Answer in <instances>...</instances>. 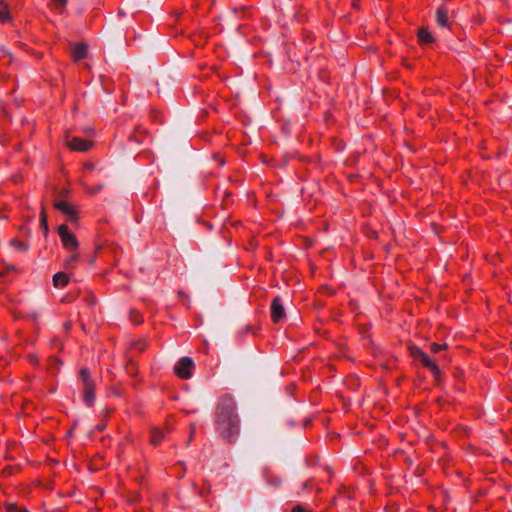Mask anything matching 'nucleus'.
Returning a JSON list of instances; mask_svg holds the SVG:
<instances>
[{
	"label": "nucleus",
	"mask_w": 512,
	"mask_h": 512,
	"mask_svg": "<svg viewBox=\"0 0 512 512\" xmlns=\"http://www.w3.org/2000/svg\"><path fill=\"white\" fill-rule=\"evenodd\" d=\"M250 329H251V327H250V326H246V328H245V332H249V331H250Z\"/></svg>",
	"instance_id": "cd10ccee"
},
{
	"label": "nucleus",
	"mask_w": 512,
	"mask_h": 512,
	"mask_svg": "<svg viewBox=\"0 0 512 512\" xmlns=\"http://www.w3.org/2000/svg\"><path fill=\"white\" fill-rule=\"evenodd\" d=\"M95 301V298L94 297H91V300H90V303L93 304Z\"/></svg>",
	"instance_id": "c756f323"
},
{
	"label": "nucleus",
	"mask_w": 512,
	"mask_h": 512,
	"mask_svg": "<svg viewBox=\"0 0 512 512\" xmlns=\"http://www.w3.org/2000/svg\"><path fill=\"white\" fill-rule=\"evenodd\" d=\"M88 46L85 43H78L72 47V58L74 61H79L87 56Z\"/></svg>",
	"instance_id": "1a4fd4ad"
},
{
	"label": "nucleus",
	"mask_w": 512,
	"mask_h": 512,
	"mask_svg": "<svg viewBox=\"0 0 512 512\" xmlns=\"http://www.w3.org/2000/svg\"><path fill=\"white\" fill-rule=\"evenodd\" d=\"M53 1L56 5V8L59 10V12H62L64 6L67 3V0H53Z\"/></svg>",
	"instance_id": "b1692460"
},
{
	"label": "nucleus",
	"mask_w": 512,
	"mask_h": 512,
	"mask_svg": "<svg viewBox=\"0 0 512 512\" xmlns=\"http://www.w3.org/2000/svg\"><path fill=\"white\" fill-rule=\"evenodd\" d=\"M69 282V277L64 272H58L53 276V286L55 288H63Z\"/></svg>",
	"instance_id": "9b49d317"
},
{
	"label": "nucleus",
	"mask_w": 512,
	"mask_h": 512,
	"mask_svg": "<svg viewBox=\"0 0 512 512\" xmlns=\"http://www.w3.org/2000/svg\"><path fill=\"white\" fill-rule=\"evenodd\" d=\"M83 186H84V189L86 190V192L91 195L97 194L103 187L101 184L97 185L95 187L88 186L87 184H83Z\"/></svg>",
	"instance_id": "a211bd4d"
},
{
	"label": "nucleus",
	"mask_w": 512,
	"mask_h": 512,
	"mask_svg": "<svg viewBox=\"0 0 512 512\" xmlns=\"http://www.w3.org/2000/svg\"><path fill=\"white\" fill-rule=\"evenodd\" d=\"M10 19L8 6L6 3L0 0V22H6Z\"/></svg>",
	"instance_id": "4468645a"
},
{
	"label": "nucleus",
	"mask_w": 512,
	"mask_h": 512,
	"mask_svg": "<svg viewBox=\"0 0 512 512\" xmlns=\"http://www.w3.org/2000/svg\"><path fill=\"white\" fill-rule=\"evenodd\" d=\"M80 379L83 388V401L87 406H92L95 400V382L90 376L87 368L80 370Z\"/></svg>",
	"instance_id": "f03ea898"
},
{
	"label": "nucleus",
	"mask_w": 512,
	"mask_h": 512,
	"mask_svg": "<svg viewBox=\"0 0 512 512\" xmlns=\"http://www.w3.org/2000/svg\"><path fill=\"white\" fill-rule=\"evenodd\" d=\"M309 484V481H306L304 484H303V488H306Z\"/></svg>",
	"instance_id": "c85d7f7f"
},
{
	"label": "nucleus",
	"mask_w": 512,
	"mask_h": 512,
	"mask_svg": "<svg viewBox=\"0 0 512 512\" xmlns=\"http://www.w3.org/2000/svg\"><path fill=\"white\" fill-rule=\"evenodd\" d=\"M286 316L282 299L279 296L273 298L271 303V318L274 323L281 322Z\"/></svg>",
	"instance_id": "423d86ee"
},
{
	"label": "nucleus",
	"mask_w": 512,
	"mask_h": 512,
	"mask_svg": "<svg viewBox=\"0 0 512 512\" xmlns=\"http://www.w3.org/2000/svg\"><path fill=\"white\" fill-rule=\"evenodd\" d=\"M448 9L445 6H441L438 8L436 12V22L441 27H448L449 17H448Z\"/></svg>",
	"instance_id": "9d476101"
},
{
	"label": "nucleus",
	"mask_w": 512,
	"mask_h": 512,
	"mask_svg": "<svg viewBox=\"0 0 512 512\" xmlns=\"http://www.w3.org/2000/svg\"><path fill=\"white\" fill-rule=\"evenodd\" d=\"M163 439V433L158 430V429H153L151 431V437H150V442L153 444V445H158Z\"/></svg>",
	"instance_id": "2eb2a0df"
},
{
	"label": "nucleus",
	"mask_w": 512,
	"mask_h": 512,
	"mask_svg": "<svg viewBox=\"0 0 512 512\" xmlns=\"http://www.w3.org/2000/svg\"><path fill=\"white\" fill-rule=\"evenodd\" d=\"M10 244L20 251L26 252L28 250V244L25 242H20L18 240H11Z\"/></svg>",
	"instance_id": "dca6fc26"
},
{
	"label": "nucleus",
	"mask_w": 512,
	"mask_h": 512,
	"mask_svg": "<svg viewBox=\"0 0 512 512\" xmlns=\"http://www.w3.org/2000/svg\"><path fill=\"white\" fill-rule=\"evenodd\" d=\"M66 145L73 151L85 152L91 148L92 143L79 137H73L71 139L67 137Z\"/></svg>",
	"instance_id": "0eeeda50"
},
{
	"label": "nucleus",
	"mask_w": 512,
	"mask_h": 512,
	"mask_svg": "<svg viewBox=\"0 0 512 512\" xmlns=\"http://www.w3.org/2000/svg\"><path fill=\"white\" fill-rule=\"evenodd\" d=\"M130 318H131V321L135 324H139L143 321L142 317L135 310L131 311Z\"/></svg>",
	"instance_id": "aec40b11"
},
{
	"label": "nucleus",
	"mask_w": 512,
	"mask_h": 512,
	"mask_svg": "<svg viewBox=\"0 0 512 512\" xmlns=\"http://www.w3.org/2000/svg\"><path fill=\"white\" fill-rule=\"evenodd\" d=\"M40 225L45 233L48 232L47 215L44 210L41 212Z\"/></svg>",
	"instance_id": "6ab92c4d"
},
{
	"label": "nucleus",
	"mask_w": 512,
	"mask_h": 512,
	"mask_svg": "<svg viewBox=\"0 0 512 512\" xmlns=\"http://www.w3.org/2000/svg\"><path fill=\"white\" fill-rule=\"evenodd\" d=\"M6 512H29V511L25 508L18 507L16 504L8 503L6 505Z\"/></svg>",
	"instance_id": "f3484780"
},
{
	"label": "nucleus",
	"mask_w": 512,
	"mask_h": 512,
	"mask_svg": "<svg viewBox=\"0 0 512 512\" xmlns=\"http://www.w3.org/2000/svg\"><path fill=\"white\" fill-rule=\"evenodd\" d=\"M54 207L62 213L66 214L70 221H76V209L69 202L65 200H59L54 203Z\"/></svg>",
	"instance_id": "6e6552de"
},
{
	"label": "nucleus",
	"mask_w": 512,
	"mask_h": 512,
	"mask_svg": "<svg viewBox=\"0 0 512 512\" xmlns=\"http://www.w3.org/2000/svg\"><path fill=\"white\" fill-rule=\"evenodd\" d=\"M419 41L423 44H429L433 42V37L427 28H421L418 31Z\"/></svg>",
	"instance_id": "f8f14e48"
},
{
	"label": "nucleus",
	"mask_w": 512,
	"mask_h": 512,
	"mask_svg": "<svg viewBox=\"0 0 512 512\" xmlns=\"http://www.w3.org/2000/svg\"><path fill=\"white\" fill-rule=\"evenodd\" d=\"M292 512H308L307 510H305L303 507L301 506H296L292 509Z\"/></svg>",
	"instance_id": "bb28decb"
},
{
	"label": "nucleus",
	"mask_w": 512,
	"mask_h": 512,
	"mask_svg": "<svg viewBox=\"0 0 512 512\" xmlns=\"http://www.w3.org/2000/svg\"><path fill=\"white\" fill-rule=\"evenodd\" d=\"M78 257H79L78 253L76 251H72V254L65 259L64 267L66 269L75 268Z\"/></svg>",
	"instance_id": "ddd939ff"
},
{
	"label": "nucleus",
	"mask_w": 512,
	"mask_h": 512,
	"mask_svg": "<svg viewBox=\"0 0 512 512\" xmlns=\"http://www.w3.org/2000/svg\"><path fill=\"white\" fill-rule=\"evenodd\" d=\"M185 469H183L182 473L178 476L179 478L183 477Z\"/></svg>",
	"instance_id": "2f4dec72"
},
{
	"label": "nucleus",
	"mask_w": 512,
	"mask_h": 512,
	"mask_svg": "<svg viewBox=\"0 0 512 512\" xmlns=\"http://www.w3.org/2000/svg\"><path fill=\"white\" fill-rule=\"evenodd\" d=\"M430 348H431V351L433 353H438L439 351H441V350L446 348V344L440 345V344H437V343H432Z\"/></svg>",
	"instance_id": "4be33fe9"
},
{
	"label": "nucleus",
	"mask_w": 512,
	"mask_h": 512,
	"mask_svg": "<svg viewBox=\"0 0 512 512\" xmlns=\"http://www.w3.org/2000/svg\"><path fill=\"white\" fill-rule=\"evenodd\" d=\"M194 433H195V426L194 424L191 425V431H190V436H189V441L187 442V446L189 445V443L192 441L193 437H194Z\"/></svg>",
	"instance_id": "a878e982"
},
{
	"label": "nucleus",
	"mask_w": 512,
	"mask_h": 512,
	"mask_svg": "<svg viewBox=\"0 0 512 512\" xmlns=\"http://www.w3.org/2000/svg\"><path fill=\"white\" fill-rule=\"evenodd\" d=\"M413 357L420 361L423 366L431 370L435 375L439 374V368L437 364L430 359V357L419 348H413L411 351Z\"/></svg>",
	"instance_id": "39448f33"
},
{
	"label": "nucleus",
	"mask_w": 512,
	"mask_h": 512,
	"mask_svg": "<svg viewBox=\"0 0 512 512\" xmlns=\"http://www.w3.org/2000/svg\"><path fill=\"white\" fill-rule=\"evenodd\" d=\"M268 481L274 487L279 486L280 483H281V479L279 477H276V476H270Z\"/></svg>",
	"instance_id": "5701e85b"
},
{
	"label": "nucleus",
	"mask_w": 512,
	"mask_h": 512,
	"mask_svg": "<svg viewBox=\"0 0 512 512\" xmlns=\"http://www.w3.org/2000/svg\"><path fill=\"white\" fill-rule=\"evenodd\" d=\"M194 362L189 357H182L175 365V374L182 379H189L192 375Z\"/></svg>",
	"instance_id": "20e7f679"
},
{
	"label": "nucleus",
	"mask_w": 512,
	"mask_h": 512,
	"mask_svg": "<svg viewBox=\"0 0 512 512\" xmlns=\"http://www.w3.org/2000/svg\"><path fill=\"white\" fill-rule=\"evenodd\" d=\"M94 170H95V165L93 163H90V162L85 163L83 166V171L85 173L84 177L87 178L88 173H90Z\"/></svg>",
	"instance_id": "412c9836"
},
{
	"label": "nucleus",
	"mask_w": 512,
	"mask_h": 512,
	"mask_svg": "<svg viewBox=\"0 0 512 512\" xmlns=\"http://www.w3.org/2000/svg\"><path fill=\"white\" fill-rule=\"evenodd\" d=\"M145 347H146L145 341H139L134 344V349H136L138 351H143L145 349Z\"/></svg>",
	"instance_id": "393cba45"
},
{
	"label": "nucleus",
	"mask_w": 512,
	"mask_h": 512,
	"mask_svg": "<svg viewBox=\"0 0 512 512\" xmlns=\"http://www.w3.org/2000/svg\"><path fill=\"white\" fill-rule=\"evenodd\" d=\"M58 234L61 238L63 246L70 250L76 251L78 248V241L75 235L69 232L68 227L66 225H60L58 228Z\"/></svg>",
	"instance_id": "7ed1b4c3"
},
{
	"label": "nucleus",
	"mask_w": 512,
	"mask_h": 512,
	"mask_svg": "<svg viewBox=\"0 0 512 512\" xmlns=\"http://www.w3.org/2000/svg\"><path fill=\"white\" fill-rule=\"evenodd\" d=\"M240 419L232 396L220 397L215 413L216 431L221 437L232 441L239 433Z\"/></svg>",
	"instance_id": "f257e3e1"
},
{
	"label": "nucleus",
	"mask_w": 512,
	"mask_h": 512,
	"mask_svg": "<svg viewBox=\"0 0 512 512\" xmlns=\"http://www.w3.org/2000/svg\"><path fill=\"white\" fill-rule=\"evenodd\" d=\"M98 429H99V430L104 429V425H99V426H98Z\"/></svg>",
	"instance_id": "7c9ffc66"
}]
</instances>
